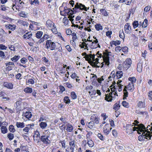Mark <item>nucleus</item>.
<instances>
[{"label":"nucleus","mask_w":152,"mask_h":152,"mask_svg":"<svg viewBox=\"0 0 152 152\" xmlns=\"http://www.w3.org/2000/svg\"><path fill=\"white\" fill-rule=\"evenodd\" d=\"M79 9L80 10H84V11H86L88 10L89 9V7H86L84 5L82 4L78 3H77L75 5V7L73 8V10H69L68 11V12L66 13V15H69L68 18H70L71 15H72L75 12H76V10L77 9Z\"/></svg>","instance_id":"obj_1"},{"label":"nucleus","mask_w":152,"mask_h":152,"mask_svg":"<svg viewBox=\"0 0 152 152\" xmlns=\"http://www.w3.org/2000/svg\"><path fill=\"white\" fill-rule=\"evenodd\" d=\"M111 88L112 92H110L109 94L106 95L105 97V99L108 102H111L113 99L115 98V96H118V95L116 92H115L114 90L115 88Z\"/></svg>","instance_id":"obj_2"},{"label":"nucleus","mask_w":152,"mask_h":152,"mask_svg":"<svg viewBox=\"0 0 152 152\" xmlns=\"http://www.w3.org/2000/svg\"><path fill=\"white\" fill-rule=\"evenodd\" d=\"M45 47L47 49H50L52 50L56 49V46L54 42H52L50 40H49L46 41Z\"/></svg>","instance_id":"obj_3"},{"label":"nucleus","mask_w":152,"mask_h":152,"mask_svg":"<svg viewBox=\"0 0 152 152\" xmlns=\"http://www.w3.org/2000/svg\"><path fill=\"white\" fill-rule=\"evenodd\" d=\"M142 134L141 136H142V138L145 140V139H147V137H149V139H151V137L152 136V132H151L148 131V129H143Z\"/></svg>","instance_id":"obj_4"},{"label":"nucleus","mask_w":152,"mask_h":152,"mask_svg":"<svg viewBox=\"0 0 152 152\" xmlns=\"http://www.w3.org/2000/svg\"><path fill=\"white\" fill-rule=\"evenodd\" d=\"M99 51H98L97 52V54L98 55H99V56H97L98 58H101L102 57L103 58V59L104 61V62H102V65L101 67L102 68L103 66L104 65V63H105V64L108 66L109 65L110 63H109V57H108V55L107 56H104L103 57V56L102 55V54H100L99 53Z\"/></svg>","instance_id":"obj_5"},{"label":"nucleus","mask_w":152,"mask_h":152,"mask_svg":"<svg viewBox=\"0 0 152 152\" xmlns=\"http://www.w3.org/2000/svg\"><path fill=\"white\" fill-rule=\"evenodd\" d=\"M95 56H94V57ZM99 59L98 58H96L95 59V58L94 57V59H93V58H91L90 59L88 63L90 64L93 67H99V66L96 65L97 64L99 63L98 62Z\"/></svg>","instance_id":"obj_6"},{"label":"nucleus","mask_w":152,"mask_h":152,"mask_svg":"<svg viewBox=\"0 0 152 152\" xmlns=\"http://www.w3.org/2000/svg\"><path fill=\"white\" fill-rule=\"evenodd\" d=\"M133 126L134 125L135 126H138L137 127H133V131H135L136 130V129H139L140 130V132H142L143 131V129H146V128L145 127V126L142 124H141L139 125L135 124L134 123H133Z\"/></svg>","instance_id":"obj_7"},{"label":"nucleus","mask_w":152,"mask_h":152,"mask_svg":"<svg viewBox=\"0 0 152 152\" xmlns=\"http://www.w3.org/2000/svg\"><path fill=\"white\" fill-rule=\"evenodd\" d=\"M132 61L130 58H127L123 63V67L126 69H128L131 66Z\"/></svg>","instance_id":"obj_8"},{"label":"nucleus","mask_w":152,"mask_h":152,"mask_svg":"<svg viewBox=\"0 0 152 152\" xmlns=\"http://www.w3.org/2000/svg\"><path fill=\"white\" fill-rule=\"evenodd\" d=\"M112 128L110 127L108 124H106L103 128L104 133L106 135H107L110 132Z\"/></svg>","instance_id":"obj_9"},{"label":"nucleus","mask_w":152,"mask_h":152,"mask_svg":"<svg viewBox=\"0 0 152 152\" xmlns=\"http://www.w3.org/2000/svg\"><path fill=\"white\" fill-rule=\"evenodd\" d=\"M49 136L47 135H42L40 137L41 140L45 144H49L50 142V141L48 139Z\"/></svg>","instance_id":"obj_10"},{"label":"nucleus","mask_w":152,"mask_h":152,"mask_svg":"<svg viewBox=\"0 0 152 152\" xmlns=\"http://www.w3.org/2000/svg\"><path fill=\"white\" fill-rule=\"evenodd\" d=\"M82 55L83 56H85L84 58H85L86 60L88 61V62H89V60L91 59V58H93V59L94 58V54H93V55H92L91 54H86V53L84 52L83 53Z\"/></svg>","instance_id":"obj_11"},{"label":"nucleus","mask_w":152,"mask_h":152,"mask_svg":"<svg viewBox=\"0 0 152 152\" xmlns=\"http://www.w3.org/2000/svg\"><path fill=\"white\" fill-rule=\"evenodd\" d=\"M91 42L88 44L90 48L92 49H95L98 47L97 43L98 42V41L97 39L94 40L93 42L92 41Z\"/></svg>","instance_id":"obj_12"},{"label":"nucleus","mask_w":152,"mask_h":152,"mask_svg":"<svg viewBox=\"0 0 152 152\" xmlns=\"http://www.w3.org/2000/svg\"><path fill=\"white\" fill-rule=\"evenodd\" d=\"M34 126L33 124H28L26 125V126L23 129V131L26 132L25 134H27L30 129H33Z\"/></svg>","instance_id":"obj_13"},{"label":"nucleus","mask_w":152,"mask_h":152,"mask_svg":"<svg viewBox=\"0 0 152 152\" xmlns=\"http://www.w3.org/2000/svg\"><path fill=\"white\" fill-rule=\"evenodd\" d=\"M133 125L130 124H127L126 126V133L128 134H132L133 131Z\"/></svg>","instance_id":"obj_14"},{"label":"nucleus","mask_w":152,"mask_h":152,"mask_svg":"<svg viewBox=\"0 0 152 152\" xmlns=\"http://www.w3.org/2000/svg\"><path fill=\"white\" fill-rule=\"evenodd\" d=\"M124 29L125 33L129 34L131 31V26L129 23H126L124 26Z\"/></svg>","instance_id":"obj_15"},{"label":"nucleus","mask_w":152,"mask_h":152,"mask_svg":"<svg viewBox=\"0 0 152 152\" xmlns=\"http://www.w3.org/2000/svg\"><path fill=\"white\" fill-rule=\"evenodd\" d=\"M46 23L47 26L49 28H52L55 26L54 23L50 20H48Z\"/></svg>","instance_id":"obj_16"},{"label":"nucleus","mask_w":152,"mask_h":152,"mask_svg":"<svg viewBox=\"0 0 152 152\" xmlns=\"http://www.w3.org/2000/svg\"><path fill=\"white\" fill-rule=\"evenodd\" d=\"M91 119L94 121L93 122H94V123L98 124L99 123V118H97L96 116H91Z\"/></svg>","instance_id":"obj_17"},{"label":"nucleus","mask_w":152,"mask_h":152,"mask_svg":"<svg viewBox=\"0 0 152 152\" xmlns=\"http://www.w3.org/2000/svg\"><path fill=\"white\" fill-rule=\"evenodd\" d=\"M23 115H24L26 118H28V119H29V118H31L32 116L31 113L29 111L26 112L25 113H23Z\"/></svg>","instance_id":"obj_18"},{"label":"nucleus","mask_w":152,"mask_h":152,"mask_svg":"<svg viewBox=\"0 0 152 152\" xmlns=\"http://www.w3.org/2000/svg\"><path fill=\"white\" fill-rule=\"evenodd\" d=\"M23 91L26 93H31L32 92L33 90L31 88L27 87L24 89Z\"/></svg>","instance_id":"obj_19"},{"label":"nucleus","mask_w":152,"mask_h":152,"mask_svg":"<svg viewBox=\"0 0 152 152\" xmlns=\"http://www.w3.org/2000/svg\"><path fill=\"white\" fill-rule=\"evenodd\" d=\"M4 86L9 89H12L13 88V85L10 83L5 82L4 83Z\"/></svg>","instance_id":"obj_20"},{"label":"nucleus","mask_w":152,"mask_h":152,"mask_svg":"<svg viewBox=\"0 0 152 152\" xmlns=\"http://www.w3.org/2000/svg\"><path fill=\"white\" fill-rule=\"evenodd\" d=\"M22 103L20 101H17L15 103L16 104V108L17 109L20 110H21V104Z\"/></svg>","instance_id":"obj_21"},{"label":"nucleus","mask_w":152,"mask_h":152,"mask_svg":"<svg viewBox=\"0 0 152 152\" xmlns=\"http://www.w3.org/2000/svg\"><path fill=\"white\" fill-rule=\"evenodd\" d=\"M128 89L132 92L134 89V84L132 83H129L127 86Z\"/></svg>","instance_id":"obj_22"},{"label":"nucleus","mask_w":152,"mask_h":152,"mask_svg":"<svg viewBox=\"0 0 152 152\" xmlns=\"http://www.w3.org/2000/svg\"><path fill=\"white\" fill-rule=\"evenodd\" d=\"M127 87L125 86V88H124V97L123 99L125 100L126 99V97L128 96V92L127 91Z\"/></svg>","instance_id":"obj_23"},{"label":"nucleus","mask_w":152,"mask_h":152,"mask_svg":"<svg viewBox=\"0 0 152 152\" xmlns=\"http://www.w3.org/2000/svg\"><path fill=\"white\" fill-rule=\"evenodd\" d=\"M16 126L18 128H23L25 126V124L23 122H17Z\"/></svg>","instance_id":"obj_24"},{"label":"nucleus","mask_w":152,"mask_h":152,"mask_svg":"<svg viewBox=\"0 0 152 152\" xmlns=\"http://www.w3.org/2000/svg\"><path fill=\"white\" fill-rule=\"evenodd\" d=\"M32 35L31 33H30V32H28L26 33L23 35V37L24 39H29L31 37Z\"/></svg>","instance_id":"obj_25"},{"label":"nucleus","mask_w":152,"mask_h":152,"mask_svg":"<svg viewBox=\"0 0 152 152\" xmlns=\"http://www.w3.org/2000/svg\"><path fill=\"white\" fill-rule=\"evenodd\" d=\"M69 147H71L74 149V148L75 147V141L74 140H71V141L69 142Z\"/></svg>","instance_id":"obj_26"},{"label":"nucleus","mask_w":152,"mask_h":152,"mask_svg":"<svg viewBox=\"0 0 152 152\" xmlns=\"http://www.w3.org/2000/svg\"><path fill=\"white\" fill-rule=\"evenodd\" d=\"M39 133L38 131H36L35 133V134L34 135V137H36V139H35L34 138V140H36L37 141H38V140H39Z\"/></svg>","instance_id":"obj_27"},{"label":"nucleus","mask_w":152,"mask_h":152,"mask_svg":"<svg viewBox=\"0 0 152 152\" xmlns=\"http://www.w3.org/2000/svg\"><path fill=\"white\" fill-rule=\"evenodd\" d=\"M66 125L67 126L66 130L69 132H71L73 129V127L69 123H68Z\"/></svg>","instance_id":"obj_28"},{"label":"nucleus","mask_w":152,"mask_h":152,"mask_svg":"<svg viewBox=\"0 0 152 152\" xmlns=\"http://www.w3.org/2000/svg\"><path fill=\"white\" fill-rule=\"evenodd\" d=\"M34 83V80L32 78L29 79L27 80H26V83L27 85L33 84Z\"/></svg>","instance_id":"obj_29"},{"label":"nucleus","mask_w":152,"mask_h":152,"mask_svg":"<svg viewBox=\"0 0 152 152\" xmlns=\"http://www.w3.org/2000/svg\"><path fill=\"white\" fill-rule=\"evenodd\" d=\"M82 41L83 42L82 43V45H86L85 48H88L87 45H88V44L86 43L85 42L87 41L92 42V40L88 39H83Z\"/></svg>","instance_id":"obj_30"},{"label":"nucleus","mask_w":152,"mask_h":152,"mask_svg":"<svg viewBox=\"0 0 152 152\" xmlns=\"http://www.w3.org/2000/svg\"><path fill=\"white\" fill-rule=\"evenodd\" d=\"M95 27L97 31L102 30V27L100 24H97L95 25Z\"/></svg>","instance_id":"obj_31"},{"label":"nucleus","mask_w":152,"mask_h":152,"mask_svg":"<svg viewBox=\"0 0 152 152\" xmlns=\"http://www.w3.org/2000/svg\"><path fill=\"white\" fill-rule=\"evenodd\" d=\"M30 2L31 4H34L36 5L39 4V2L38 0H30Z\"/></svg>","instance_id":"obj_32"},{"label":"nucleus","mask_w":152,"mask_h":152,"mask_svg":"<svg viewBox=\"0 0 152 152\" xmlns=\"http://www.w3.org/2000/svg\"><path fill=\"white\" fill-rule=\"evenodd\" d=\"M137 106L140 108H144L145 107V103L142 101H140L137 104Z\"/></svg>","instance_id":"obj_33"},{"label":"nucleus","mask_w":152,"mask_h":152,"mask_svg":"<svg viewBox=\"0 0 152 152\" xmlns=\"http://www.w3.org/2000/svg\"><path fill=\"white\" fill-rule=\"evenodd\" d=\"M63 100L64 102L67 104H69L70 102V100L69 99V97L67 96L64 97Z\"/></svg>","instance_id":"obj_34"},{"label":"nucleus","mask_w":152,"mask_h":152,"mask_svg":"<svg viewBox=\"0 0 152 152\" xmlns=\"http://www.w3.org/2000/svg\"><path fill=\"white\" fill-rule=\"evenodd\" d=\"M87 143L89 146L91 147H92L94 145L93 141L91 140H87Z\"/></svg>","instance_id":"obj_35"},{"label":"nucleus","mask_w":152,"mask_h":152,"mask_svg":"<svg viewBox=\"0 0 152 152\" xmlns=\"http://www.w3.org/2000/svg\"><path fill=\"white\" fill-rule=\"evenodd\" d=\"M43 34V32L41 31H38L36 34V37L37 38H41Z\"/></svg>","instance_id":"obj_36"},{"label":"nucleus","mask_w":152,"mask_h":152,"mask_svg":"<svg viewBox=\"0 0 152 152\" xmlns=\"http://www.w3.org/2000/svg\"><path fill=\"white\" fill-rule=\"evenodd\" d=\"M47 125L46 123L42 122L39 124V126L42 129H44L47 126Z\"/></svg>","instance_id":"obj_37"},{"label":"nucleus","mask_w":152,"mask_h":152,"mask_svg":"<svg viewBox=\"0 0 152 152\" xmlns=\"http://www.w3.org/2000/svg\"><path fill=\"white\" fill-rule=\"evenodd\" d=\"M116 76L118 78H121L123 76V73L121 71H118L116 72Z\"/></svg>","instance_id":"obj_38"},{"label":"nucleus","mask_w":152,"mask_h":152,"mask_svg":"<svg viewBox=\"0 0 152 152\" xmlns=\"http://www.w3.org/2000/svg\"><path fill=\"white\" fill-rule=\"evenodd\" d=\"M1 132L3 134H5L7 132V130L5 126H2L1 128Z\"/></svg>","instance_id":"obj_39"},{"label":"nucleus","mask_w":152,"mask_h":152,"mask_svg":"<svg viewBox=\"0 0 152 152\" xmlns=\"http://www.w3.org/2000/svg\"><path fill=\"white\" fill-rule=\"evenodd\" d=\"M147 24L148 20L146 19H145L144 20L142 24V28H144L147 27Z\"/></svg>","instance_id":"obj_40"},{"label":"nucleus","mask_w":152,"mask_h":152,"mask_svg":"<svg viewBox=\"0 0 152 152\" xmlns=\"http://www.w3.org/2000/svg\"><path fill=\"white\" fill-rule=\"evenodd\" d=\"M129 80L131 82L129 83H132L133 84L134 83L136 82V78L134 77H130L129 78Z\"/></svg>","instance_id":"obj_41"},{"label":"nucleus","mask_w":152,"mask_h":152,"mask_svg":"<svg viewBox=\"0 0 152 152\" xmlns=\"http://www.w3.org/2000/svg\"><path fill=\"white\" fill-rule=\"evenodd\" d=\"M15 26L12 25H6V28H9L11 30L13 31L15 29Z\"/></svg>","instance_id":"obj_42"},{"label":"nucleus","mask_w":152,"mask_h":152,"mask_svg":"<svg viewBox=\"0 0 152 152\" xmlns=\"http://www.w3.org/2000/svg\"><path fill=\"white\" fill-rule=\"evenodd\" d=\"M20 58V56H15L13 57L12 58L11 60L14 62H16Z\"/></svg>","instance_id":"obj_43"},{"label":"nucleus","mask_w":152,"mask_h":152,"mask_svg":"<svg viewBox=\"0 0 152 152\" xmlns=\"http://www.w3.org/2000/svg\"><path fill=\"white\" fill-rule=\"evenodd\" d=\"M119 36L121 38L123 39L124 38L125 35L123 30H120L119 31Z\"/></svg>","instance_id":"obj_44"},{"label":"nucleus","mask_w":152,"mask_h":152,"mask_svg":"<svg viewBox=\"0 0 152 152\" xmlns=\"http://www.w3.org/2000/svg\"><path fill=\"white\" fill-rule=\"evenodd\" d=\"M100 11L102 13V15L105 16H107L108 15V14L105 9H101L100 10Z\"/></svg>","instance_id":"obj_45"},{"label":"nucleus","mask_w":152,"mask_h":152,"mask_svg":"<svg viewBox=\"0 0 152 152\" xmlns=\"http://www.w3.org/2000/svg\"><path fill=\"white\" fill-rule=\"evenodd\" d=\"M71 96L73 99H75L77 98V96L74 92H72L70 94Z\"/></svg>","instance_id":"obj_46"},{"label":"nucleus","mask_w":152,"mask_h":152,"mask_svg":"<svg viewBox=\"0 0 152 152\" xmlns=\"http://www.w3.org/2000/svg\"><path fill=\"white\" fill-rule=\"evenodd\" d=\"M132 25L134 28H136L139 25L138 21H134L133 22Z\"/></svg>","instance_id":"obj_47"},{"label":"nucleus","mask_w":152,"mask_h":152,"mask_svg":"<svg viewBox=\"0 0 152 152\" xmlns=\"http://www.w3.org/2000/svg\"><path fill=\"white\" fill-rule=\"evenodd\" d=\"M122 105L125 107L128 108L129 107V104L125 101H123L122 102Z\"/></svg>","instance_id":"obj_48"},{"label":"nucleus","mask_w":152,"mask_h":152,"mask_svg":"<svg viewBox=\"0 0 152 152\" xmlns=\"http://www.w3.org/2000/svg\"><path fill=\"white\" fill-rule=\"evenodd\" d=\"M72 42H74L77 39L76 34L75 32H73L72 33Z\"/></svg>","instance_id":"obj_49"},{"label":"nucleus","mask_w":152,"mask_h":152,"mask_svg":"<svg viewBox=\"0 0 152 152\" xmlns=\"http://www.w3.org/2000/svg\"><path fill=\"white\" fill-rule=\"evenodd\" d=\"M64 85L69 88H71L72 87V86L71 84L69 83L66 82L64 83Z\"/></svg>","instance_id":"obj_50"},{"label":"nucleus","mask_w":152,"mask_h":152,"mask_svg":"<svg viewBox=\"0 0 152 152\" xmlns=\"http://www.w3.org/2000/svg\"><path fill=\"white\" fill-rule=\"evenodd\" d=\"M7 137L9 140H11L13 139L14 138V135L11 133H9L8 134Z\"/></svg>","instance_id":"obj_51"},{"label":"nucleus","mask_w":152,"mask_h":152,"mask_svg":"<svg viewBox=\"0 0 152 152\" xmlns=\"http://www.w3.org/2000/svg\"><path fill=\"white\" fill-rule=\"evenodd\" d=\"M94 126V123L93 121L90 122L88 124V127L90 129H92Z\"/></svg>","instance_id":"obj_52"},{"label":"nucleus","mask_w":152,"mask_h":152,"mask_svg":"<svg viewBox=\"0 0 152 152\" xmlns=\"http://www.w3.org/2000/svg\"><path fill=\"white\" fill-rule=\"evenodd\" d=\"M9 131L11 132H14L15 130L14 128V126L12 125H10L9 127Z\"/></svg>","instance_id":"obj_53"},{"label":"nucleus","mask_w":152,"mask_h":152,"mask_svg":"<svg viewBox=\"0 0 152 152\" xmlns=\"http://www.w3.org/2000/svg\"><path fill=\"white\" fill-rule=\"evenodd\" d=\"M63 23L65 24V25H67L68 23V20L66 17H64L63 18Z\"/></svg>","instance_id":"obj_54"},{"label":"nucleus","mask_w":152,"mask_h":152,"mask_svg":"<svg viewBox=\"0 0 152 152\" xmlns=\"http://www.w3.org/2000/svg\"><path fill=\"white\" fill-rule=\"evenodd\" d=\"M120 106L118 104L116 103L113 106V109L116 110H118L120 107Z\"/></svg>","instance_id":"obj_55"},{"label":"nucleus","mask_w":152,"mask_h":152,"mask_svg":"<svg viewBox=\"0 0 152 152\" xmlns=\"http://www.w3.org/2000/svg\"><path fill=\"white\" fill-rule=\"evenodd\" d=\"M121 50L124 53H126L128 52V48L126 46L122 47Z\"/></svg>","instance_id":"obj_56"},{"label":"nucleus","mask_w":152,"mask_h":152,"mask_svg":"<svg viewBox=\"0 0 152 152\" xmlns=\"http://www.w3.org/2000/svg\"><path fill=\"white\" fill-rule=\"evenodd\" d=\"M74 149L71 147H68L66 148V152H73Z\"/></svg>","instance_id":"obj_57"},{"label":"nucleus","mask_w":152,"mask_h":152,"mask_svg":"<svg viewBox=\"0 0 152 152\" xmlns=\"http://www.w3.org/2000/svg\"><path fill=\"white\" fill-rule=\"evenodd\" d=\"M27 59L25 58H23L20 60L21 62L23 64H25L27 62Z\"/></svg>","instance_id":"obj_58"},{"label":"nucleus","mask_w":152,"mask_h":152,"mask_svg":"<svg viewBox=\"0 0 152 152\" xmlns=\"http://www.w3.org/2000/svg\"><path fill=\"white\" fill-rule=\"evenodd\" d=\"M19 15L20 16L24 18L26 17L27 16L26 14L24 12H20L19 14Z\"/></svg>","instance_id":"obj_59"},{"label":"nucleus","mask_w":152,"mask_h":152,"mask_svg":"<svg viewBox=\"0 0 152 152\" xmlns=\"http://www.w3.org/2000/svg\"><path fill=\"white\" fill-rule=\"evenodd\" d=\"M137 71L140 72L141 71V68L140 64H138L137 65Z\"/></svg>","instance_id":"obj_60"},{"label":"nucleus","mask_w":152,"mask_h":152,"mask_svg":"<svg viewBox=\"0 0 152 152\" xmlns=\"http://www.w3.org/2000/svg\"><path fill=\"white\" fill-rule=\"evenodd\" d=\"M121 43V42L117 40L116 41H113V44L115 46L119 45Z\"/></svg>","instance_id":"obj_61"},{"label":"nucleus","mask_w":152,"mask_h":152,"mask_svg":"<svg viewBox=\"0 0 152 152\" xmlns=\"http://www.w3.org/2000/svg\"><path fill=\"white\" fill-rule=\"evenodd\" d=\"M112 133L114 137H116L117 136V132L114 129L112 131Z\"/></svg>","instance_id":"obj_62"},{"label":"nucleus","mask_w":152,"mask_h":152,"mask_svg":"<svg viewBox=\"0 0 152 152\" xmlns=\"http://www.w3.org/2000/svg\"><path fill=\"white\" fill-rule=\"evenodd\" d=\"M56 27L55 26L54 27H53L52 28V29H51V30L53 33L56 34L57 32V30L56 29Z\"/></svg>","instance_id":"obj_63"},{"label":"nucleus","mask_w":152,"mask_h":152,"mask_svg":"<svg viewBox=\"0 0 152 152\" xmlns=\"http://www.w3.org/2000/svg\"><path fill=\"white\" fill-rule=\"evenodd\" d=\"M97 79H94L92 81V84L94 85H95V86H96L97 84Z\"/></svg>","instance_id":"obj_64"}]
</instances>
